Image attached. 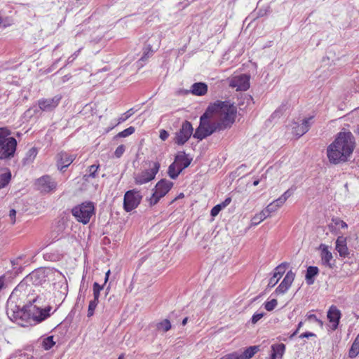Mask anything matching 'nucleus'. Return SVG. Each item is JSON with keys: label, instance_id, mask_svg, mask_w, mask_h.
Masks as SVG:
<instances>
[{"label": "nucleus", "instance_id": "ea45409f", "mask_svg": "<svg viewBox=\"0 0 359 359\" xmlns=\"http://www.w3.org/2000/svg\"><path fill=\"white\" fill-rule=\"evenodd\" d=\"M287 264H281L278 265L274 270V273L277 274L279 277H282L283 275L286 271Z\"/></svg>", "mask_w": 359, "mask_h": 359}, {"label": "nucleus", "instance_id": "72a5a7b5", "mask_svg": "<svg viewBox=\"0 0 359 359\" xmlns=\"http://www.w3.org/2000/svg\"><path fill=\"white\" fill-rule=\"evenodd\" d=\"M135 113L133 108L128 109L126 112L123 114L118 118L117 121V125L126 121L133 114Z\"/></svg>", "mask_w": 359, "mask_h": 359}, {"label": "nucleus", "instance_id": "603ef678", "mask_svg": "<svg viewBox=\"0 0 359 359\" xmlns=\"http://www.w3.org/2000/svg\"><path fill=\"white\" fill-rule=\"evenodd\" d=\"M184 197V194L183 193H180L177 197H175L172 201L171 203H174L178 199L183 198Z\"/></svg>", "mask_w": 359, "mask_h": 359}, {"label": "nucleus", "instance_id": "4c0bfd02", "mask_svg": "<svg viewBox=\"0 0 359 359\" xmlns=\"http://www.w3.org/2000/svg\"><path fill=\"white\" fill-rule=\"evenodd\" d=\"M103 289V286L99 285L97 283H94L93 291V299L95 301L99 300L100 291Z\"/></svg>", "mask_w": 359, "mask_h": 359}, {"label": "nucleus", "instance_id": "cd10ccee", "mask_svg": "<svg viewBox=\"0 0 359 359\" xmlns=\"http://www.w3.org/2000/svg\"><path fill=\"white\" fill-rule=\"evenodd\" d=\"M99 168H100L99 163L89 166L88 168V175H85L83 177L84 179L87 180L89 177L95 178L97 176V171H98Z\"/></svg>", "mask_w": 359, "mask_h": 359}, {"label": "nucleus", "instance_id": "6e6d98bb", "mask_svg": "<svg viewBox=\"0 0 359 359\" xmlns=\"http://www.w3.org/2000/svg\"><path fill=\"white\" fill-rule=\"evenodd\" d=\"M187 321H188V318L187 317L184 318L182 322V325H185L187 323Z\"/></svg>", "mask_w": 359, "mask_h": 359}, {"label": "nucleus", "instance_id": "dca6fc26", "mask_svg": "<svg viewBox=\"0 0 359 359\" xmlns=\"http://www.w3.org/2000/svg\"><path fill=\"white\" fill-rule=\"evenodd\" d=\"M75 158L76 155L69 154L65 151H61L56 157L57 166L60 170H62L64 168L70 165Z\"/></svg>", "mask_w": 359, "mask_h": 359}, {"label": "nucleus", "instance_id": "a878e982", "mask_svg": "<svg viewBox=\"0 0 359 359\" xmlns=\"http://www.w3.org/2000/svg\"><path fill=\"white\" fill-rule=\"evenodd\" d=\"M269 217L268 215L266 213L264 210L263 209L261 212L256 214L251 219L250 226H257L260 224L265 219Z\"/></svg>", "mask_w": 359, "mask_h": 359}, {"label": "nucleus", "instance_id": "473e14b6", "mask_svg": "<svg viewBox=\"0 0 359 359\" xmlns=\"http://www.w3.org/2000/svg\"><path fill=\"white\" fill-rule=\"evenodd\" d=\"M55 344V342L53 341V336H49L43 341V347L45 350L50 349Z\"/></svg>", "mask_w": 359, "mask_h": 359}, {"label": "nucleus", "instance_id": "393cba45", "mask_svg": "<svg viewBox=\"0 0 359 359\" xmlns=\"http://www.w3.org/2000/svg\"><path fill=\"white\" fill-rule=\"evenodd\" d=\"M318 269L316 266H309L306 273V280L308 285L314 283V277L318 274Z\"/></svg>", "mask_w": 359, "mask_h": 359}, {"label": "nucleus", "instance_id": "9b49d317", "mask_svg": "<svg viewBox=\"0 0 359 359\" xmlns=\"http://www.w3.org/2000/svg\"><path fill=\"white\" fill-rule=\"evenodd\" d=\"M192 133L193 127L191 123L188 121H184L180 130L175 133V143L177 145L184 144L191 137Z\"/></svg>", "mask_w": 359, "mask_h": 359}, {"label": "nucleus", "instance_id": "bf43d9fd", "mask_svg": "<svg viewBox=\"0 0 359 359\" xmlns=\"http://www.w3.org/2000/svg\"><path fill=\"white\" fill-rule=\"evenodd\" d=\"M302 322H300V323H299V325H298V328H299L300 327H302Z\"/></svg>", "mask_w": 359, "mask_h": 359}, {"label": "nucleus", "instance_id": "58836bf2", "mask_svg": "<svg viewBox=\"0 0 359 359\" xmlns=\"http://www.w3.org/2000/svg\"><path fill=\"white\" fill-rule=\"evenodd\" d=\"M277 304H278L277 300L275 299H273L270 301L265 302L264 308L266 311H271L276 308Z\"/></svg>", "mask_w": 359, "mask_h": 359}, {"label": "nucleus", "instance_id": "f257e3e1", "mask_svg": "<svg viewBox=\"0 0 359 359\" xmlns=\"http://www.w3.org/2000/svg\"><path fill=\"white\" fill-rule=\"evenodd\" d=\"M50 309H41L32 304L25 305L22 299L12 293L6 304V314L10 320L27 327L40 323L47 318Z\"/></svg>", "mask_w": 359, "mask_h": 359}, {"label": "nucleus", "instance_id": "bb28decb", "mask_svg": "<svg viewBox=\"0 0 359 359\" xmlns=\"http://www.w3.org/2000/svg\"><path fill=\"white\" fill-rule=\"evenodd\" d=\"M359 354V334L356 337L355 341H353L349 352L348 356L351 358H355Z\"/></svg>", "mask_w": 359, "mask_h": 359}, {"label": "nucleus", "instance_id": "c03bdc74", "mask_svg": "<svg viewBox=\"0 0 359 359\" xmlns=\"http://www.w3.org/2000/svg\"><path fill=\"white\" fill-rule=\"evenodd\" d=\"M307 320L309 321H314L317 323L320 327H322L323 325L322 320H319L314 314L308 315Z\"/></svg>", "mask_w": 359, "mask_h": 359}, {"label": "nucleus", "instance_id": "c756f323", "mask_svg": "<svg viewBox=\"0 0 359 359\" xmlns=\"http://www.w3.org/2000/svg\"><path fill=\"white\" fill-rule=\"evenodd\" d=\"M156 327L158 330H162L163 332H168L171 328V323L169 320L164 319L163 320L158 323L157 324Z\"/></svg>", "mask_w": 359, "mask_h": 359}, {"label": "nucleus", "instance_id": "423d86ee", "mask_svg": "<svg viewBox=\"0 0 359 359\" xmlns=\"http://www.w3.org/2000/svg\"><path fill=\"white\" fill-rule=\"evenodd\" d=\"M192 158H189L184 151H179L175 156V160L168 170V174L171 179H176L180 172L189 166Z\"/></svg>", "mask_w": 359, "mask_h": 359}, {"label": "nucleus", "instance_id": "9d476101", "mask_svg": "<svg viewBox=\"0 0 359 359\" xmlns=\"http://www.w3.org/2000/svg\"><path fill=\"white\" fill-rule=\"evenodd\" d=\"M142 196L138 191L135 189L126 192L123 198V208L126 212H130L135 209L140 203Z\"/></svg>", "mask_w": 359, "mask_h": 359}, {"label": "nucleus", "instance_id": "5701e85b", "mask_svg": "<svg viewBox=\"0 0 359 359\" xmlns=\"http://www.w3.org/2000/svg\"><path fill=\"white\" fill-rule=\"evenodd\" d=\"M208 92V86L205 83H195L191 86V93L197 96H203Z\"/></svg>", "mask_w": 359, "mask_h": 359}, {"label": "nucleus", "instance_id": "412c9836", "mask_svg": "<svg viewBox=\"0 0 359 359\" xmlns=\"http://www.w3.org/2000/svg\"><path fill=\"white\" fill-rule=\"evenodd\" d=\"M12 174L9 168H3L0 169V189L5 188L10 183Z\"/></svg>", "mask_w": 359, "mask_h": 359}, {"label": "nucleus", "instance_id": "4468645a", "mask_svg": "<svg viewBox=\"0 0 359 359\" xmlns=\"http://www.w3.org/2000/svg\"><path fill=\"white\" fill-rule=\"evenodd\" d=\"M62 98L61 95H56L51 98H41L38 100V106L41 111H50L59 105Z\"/></svg>", "mask_w": 359, "mask_h": 359}, {"label": "nucleus", "instance_id": "aec40b11", "mask_svg": "<svg viewBox=\"0 0 359 359\" xmlns=\"http://www.w3.org/2000/svg\"><path fill=\"white\" fill-rule=\"evenodd\" d=\"M291 271H288L284 278L283 280L276 288V292L277 294H283L287 292L292 285V275Z\"/></svg>", "mask_w": 359, "mask_h": 359}, {"label": "nucleus", "instance_id": "09e8293b", "mask_svg": "<svg viewBox=\"0 0 359 359\" xmlns=\"http://www.w3.org/2000/svg\"><path fill=\"white\" fill-rule=\"evenodd\" d=\"M9 216L11 219V222L13 224L15 223V216H16V211L14 209H11L9 212Z\"/></svg>", "mask_w": 359, "mask_h": 359}, {"label": "nucleus", "instance_id": "20e7f679", "mask_svg": "<svg viewBox=\"0 0 359 359\" xmlns=\"http://www.w3.org/2000/svg\"><path fill=\"white\" fill-rule=\"evenodd\" d=\"M7 127L0 128V160H10L15 156L18 142Z\"/></svg>", "mask_w": 359, "mask_h": 359}, {"label": "nucleus", "instance_id": "37998d69", "mask_svg": "<svg viewBox=\"0 0 359 359\" xmlns=\"http://www.w3.org/2000/svg\"><path fill=\"white\" fill-rule=\"evenodd\" d=\"M126 151L125 146L123 144L119 145L114 151V156L116 158H120Z\"/></svg>", "mask_w": 359, "mask_h": 359}, {"label": "nucleus", "instance_id": "13d9d810", "mask_svg": "<svg viewBox=\"0 0 359 359\" xmlns=\"http://www.w3.org/2000/svg\"><path fill=\"white\" fill-rule=\"evenodd\" d=\"M118 359H124V354L122 353L121 355H120L118 358Z\"/></svg>", "mask_w": 359, "mask_h": 359}, {"label": "nucleus", "instance_id": "f03ea898", "mask_svg": "<svg viewBox=\"0 0 359 359\" xmlns=\"http://www.w3.org/2000/svg\"><path fill=\"white\" fill-rule=\"evenodd\" d=\"M355 147L353 134L349 132H340L334 141L327 148L329 161L333 164L346 162L352 154Z\"/></svg>", "mask_w": 359, "mask_h": 359}, {"label": "nucleus", "instance_id": "f3484780", "mask_svg": "<svg viewBox=\"0 0 359 359\" xmlns=\"http://www.w3.org/2000/svg\"><path fill=\"white\" fill-rule=\"evenodd\" d=\"M336 250L339 252V255L341 257H347L349 255V251L347 248V243H346V238L340 236H338L337 241H336Z\"/></svg>", "mask_w": 359, "mask_h": 359}, {"label": "nucleus", "instance_id": "5fc2aeb1", "mask_svg": "<svg viewBox=\"0 0 359 359\" xmlns=\"http://www.w3.org/2000/svg\"><path fill=\"white\" fill-rule=\"evenodd\" d=\"M109 273H110V270H108V271H107V273H106V274H105V280H104V283H106V282L108 280Z\"/></svg>", "mask_w": 359, "mask_h": 359}, {"label": "nucleus", "instance_id": "1a4fd4ad", "mask_svg": "<svg viewBox=\"0 0 359 359\" xmlns=\"http://www.w3.org/2000/svg\"><path fill=\"white\" fill-rule=\"evenodd\" d=\"M160 163L153 162L150 164V168L143 170L135 177L137 184H144L154 180L160 169Z\"/></svg>", "mask_w": 359, "mask_h": 359}, {"label": "nucleus", "instance_id": "3c124183", "mask_svg": "<svg viewBox=\"0 0 359 359\" xmlns=\"http://www.w3.org/2000/svg\"><path fill=\"white\" fill-rule=\"evenodd\" d=\"M315 336V334L312 332H305L299 336V337H313Z\"/></svg>", "mask_w": 359, "mask_h": 359}, {"label": "nucleus", "instance_id": "8fccbe9b", "mask_svg": "<svg viewBox=\"0 0 359 359\" xmlns=\"http://www.w3.org/2000/svg\"><path fill=\"white\" fill-rule=\"evenodd\" d=\"M231 201V198L230 197L226 198L222 203H219L222 208L226 207Z\"/></svg>", "mask_w": 359, "mask_h": 359}, {"label": "nucleus", "instance_id": "f8f14e48", "mask_svg": "<svg viewBox=\"0 0 359 359\" xmlns=\"http://www.w3.org/2000/svg\"><path fill=\"white\" fill-rule=\"evenodd\" d=\"M312 119L313 116H309L293 121V139H299L309 131L312 124Z\"/></svg>", "mask_w": 359, "mask_h": 359}, {"label": "nucleus", "instance_id": "49530a36", "mask_svg": "<svg viewBox=\"0 0 359 359\" xmlns=\"http://www.w3.org/2000/svg\"><path fill=\"white\" fill-rule=\"evenodd\" d=\"M264 316V313H255L252 318L251 322L252 324H256L262 317Z\"/></svg>", "mask_w": 359, "mask_h": 359}, {"label": "nucleus", "instance_id": "a18cd8bd", "mask_svg": "<svg viewBox=\"0 0 359 359\" xmlns=\"http://www.w3.org/2000/svg\"><path fill=\"white\" fill-rule=\"evenodd\" d=\"M222 209V207H221V205L219 204L216 205L215 206H214L212 208V210L210 211L211 216L212 217L217 216L219 214V212L221 211Z\"/></svg>", "mask_w": 359, "mask_h": 359}, {"label": "nucleus", "instance_id": "052dcab7", "mask_svg": "<svg viewBox=\"0 0 359 359\" xmlns=\"http://www.w3.org/2000/svg\"><path fill=\"white\" fill-rule=\"evenodd\" d=\"M297 332V330H296L295 332H293L292 335L294 336L296 334Z\"/></svg>", "mask_w": 359, "mask_h": 359}, {"label": "nucleus", "instance_id": "a211bd4d", "mask_svg": "<svg viewBox=\"0 0 359 359\" xmlns=\"http://www.w3.org/2000/svg\"><path fill=\"white\" fill-rule=\"evenodd\" d=\"M341 317L340 311L334 306H332L327 312V318L332 323V330L337 329Z\"/></svg>", "mask_w": 359, "mask_h": 359}, {"label": "nucleus", "instance_id": "4d7b16f0", "mask_svg": "<svg viewBox=\"0 0 359 359\" xmlns=\"http://www.w3.org/2000/svg\"><path fill=\"white\" fill-rule=\"evenodd\" d=\"M259 183V180H255L253 182V185L254 186H257Z\"/></svg>", "mask_w": 359, "mask_h": 359}, {"label": "nucleus", "instance_id": "39448f33", "mask_svg": "<svg viewBox=\"0 0 359 359\" xmlns=\"http://www.w3.org/2000/svg\"><path fill=\"white\" fill-rule=\"evenodd\" d=\"M216 119L212 113H208V108L200 118L199 126L196 128L194 137L203 140L217 130H224L219 123L213 121Z\"/></svg>", "mask_w": 359, "mask_h": 359}, {"label": "nucleus", "instance_id": "4be33fe9", "mask_svg": "<svg viewBox=\"0 0 359 359\" xmlns=\"http://www.w3.org/2000/svg\"><path fill=\"white\" fill-rule=\"evenodd\" d=\"M285 350L283 344H274L271 345V354L269 359H280L282 358Z\"/></svg>", "mask_w": 359, "mask_h": 359}, {"label": "nucleus", "instance_id": "0eeeda50", "mask_svg": "<svg viewBox=\"0 0 359 359\" xmlns=\"http://www.w3.org/2000/svg\"><path fill=\"white\" fill-rule=\"evenodd\" d=\"M72 213L78 222L86 224L95 214V207L91 202L83 203L73 208Z\"/></svg>", "mask_w": 359, "mask_h": 359}, {"label": "nucleus", "instance_id": "2f4dec72", "mask_svg": "<svg viewBox=\"0 0 359 359\" xmlns=\"http://www.w3.org/2000/svg\"><path fill=\"white\" fill-rule=\"evenodd\" d=\"M154 50H152V47L151 45H147L146 47H144L143 50V55L142 57L140 58V60L145 61L149 57H150L152 55Z\"/></svg>", "mask_w": 359, "mask_h": 359}, {"label": "nucleus", "instance_id": "7c9ffc66", "mask_svg": "<svg viewBox=\"0 0 359 359\" xmlns=\"http://www.w3.org/2000/svg\"><path fill=\"white\" fill-rule=\"evenodd\" d=\"M135 131V129L133 126H130L129 128L123 130L121 132H119L115 137H126L132 134H133Z\"/></svg>", "mask_w": 359, "mask_h": 359}, {"label": "nucleus", "instance_id": "680f3d73", "mask_svg": "<svg viewBox=\"0 0 359 359\" xmlns=\"http://www.w3.org/2000/svg\"><path fill=\"white\" fill-rule=\"evenodd\" d=\"M114 126L111 127V128H110V129L107 130V132H109L110 130L113 129V128H114Z\"/></svg>", "mask_w": 359, "mask_h": 359}, {"label": "nucleus", "instance_id": "6e6552de", "mask_svg": "<svg viewBox=\"0 0 359 359\" xmlns=\"http://www.w3.org/2000/svg\"><path fill=\"white\" fill-rule=\"evenodd\" d=\"M173 182L166 179L158 181L154 188V191L149 198L151 205H156L159 200L165 196L173 187Z\"/></svg>", "mask_w": 359, "mask_h": 359}, {"label": "nucleus", "instance_id": "79ce46f5", "mask_svg": "<svg viewBox=\"0 0 359 359\" xmlns=\"http://www.w3.org/2000/svg\"><path fill=\"white\" fill-rule=\"evenodd\" d=\"M280 278L281 277H279L273 272V276L269 280L268 286L271 287H274L278 283Z\"/></svg>", "mask_w": 359, "mask_h": 359}, {"label": "nucleus", "instance_id": "c85d7f7f", "mask_svg": "<svg viewBox=\"0 0 359 359\" xmlns=\"http://www.w3.org/2000/svg\"><path fill=\"white\" fill-rule=\"evenodd\" d=\"M334 224V226H339L341 229H347V227H348L347 224L345 222H344L343 220H341V219L333 218L332 219V223L330 224H329V226H328L330 231H333Z\"/></svg>", "mask_w": 359, "mask_h": 359}, {"label": "nucleus", "instance_id": "ddd939ff", "mask_svg": "<svg viewBox=\"0 0 359 359\" xmlns=\"http://www.w3.org/2000/svg\"><path fill=\"white\" fill-rule=\"evenodd\" d=\"M229 86L237 91H245L250 87V76L246 74L233 76L229 81Z\"/></svg>", "mask_w": 359, "mask_h": 359}, {"label": "nucleus", "instance_id": "864d4df0", "mask_svg": "<svg viewBox=\"0 0 359 359\" xmlns=\"http://www.w3.org/2000/svg\"><path fill=\"white\" fill-rule=\"evenodd\" d=\"M4 285V278L3 276L0 277V290L3 288Z\"/></svg>", "mask_w": 359, "mask_h": 359}, {"label": "nucleus", "instance_id": "c9c22d12", "mask_svg": "<svg viewBox=\"0 0 359 359\" xmlns=\"http://www.w3.org/2000/svg\"><path fill=\"white\" fill-rule=\"evenodd\" d=\"M99 300L95 301V299H93L89 302L88 309V317H91L94 315L95 310L98 304Z\"/></svg>", "mask_w": 359, "mask_h": 359}, {"label": "nucleus", "instance_id": "f704fd0d", "mask_svg": "<svg viewBox=\"0 0 359 359\" xmlns=\"http://www.w3.org/2000/svg\"><path fill=\"white\" fill-rule=\"evenodd\" d=\"M38 154V150L36 147H32L28 150L26 154V160L32 162Z\"/></svg>", "mask_w": 359, "mask_h": 359}, {"label": "nucleus", "instance_id": "6ab92c4d", "mask_svg": "<svg viewBox=\"0 0 359 359\" xmlns=\"http://www.w3.org/2000/svg\"><path fill=\"white\" fill-rule=\"evenodd\" d=\"M320 249H321L320 256H321L322 264L324 266H327L330 269H332L334 266V264H332L331 262V261L333 259L332 252L328 250L327 246H326L325 245H321Z\"/></svg>", "mask_w": 359, "mask_h": 359}, {"label": "nucleus", "instance_id": "a19ab883", "mask_svg": "<svg viewBox=\"0 0 359 359\" xmlns=\"http://www.w3.org/2000/svg\"><path fill=\"white\" fill-rule=\"evenodd\" d=\"M288 192V191H285L284 194H283L280 197L274 201L276 204L278 205V208L281 207L286 201L287 197L289 196Z\"/></svg>", "mask_w": 359, "mask_h": 359}, {"label": "nucleus", "instance_id": "e433bc0d", "mask_svg": "<svg viewBox=\"0 0 359 359\" xmlns=\"http://www.w3.org/2000/svg\"><path fill=\"white\" fill-rule=\"evenodd\" d=\"M278 209V205H276L274 201L269 204L266 208H264V211L268 215L269 217L275 212H276Z\"/></svg>", "mask_w": 359, "mask_h": 359}, {"label": "nucleus", "instance_id": "7ed1b4c3", "mask_svg": "<svg viewBox=\"0 0 359 359\" xmlns=\"http://www.w3.org/2000/svg\"><path fill=\"white\" fill-rule=\"evenodd\" d=\"M208 113H212L223 128H231L237 116V107L230 101L217 100L208 107Z\"/></svg>", "mask_w": 359, "mask_h": 359}, {"label": "nucleus", "instance_id": "b1692460", "mask_svg": "<svg viewBox=\"0 0 359 359\" xmlns=\"http://www.w3.org/2000/svg\"><path fill=\"white\" fill-rule=\"evenodd\" d=\"M259 351V346H252L247 348L243 353H238L239 359H250Z\"/></svg>", "mask_w": 359, "mask_h": 359}, {"label": "nucleus", "instance_id": "de8ad7c7", "mask_svg": "<svg viewBox=\"0 0 359 359\" xmlns=\"http://www.w3.org/2000/svg\"><path fill=\"white\" fill-rule=\"evenodd\" d=\"M169 137V133L164 129L160 130L159 137L163 140H166Z\"/></svg>", "mask_w": 359, "mask_h": 359}, {"label": "nucleus", "instance_id": "2eb2a0df", "mask_svg": "<svg viewBox=\"0 0 359 359\" xmlns=\"http://www.w3.org/2000/svg\"><path fill=\"white\" fill-rule=\"evenodd\" d=\"M36 185L41 192L49 193L56 189V182L49 176L44 175L39 178L36 182Z\"/></svg>", "mask_w": 359, "mask_h": 359}]
</instances>
